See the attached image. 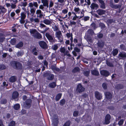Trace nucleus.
<instances>
[{"label": "nucleus", "instance_id": "1", "mask_svg": "<svg viewBox=\"0 0 126 126\" xmlns=\"http://www.w3.org/2000/svg\"><path fill=\"white\" fill-rule=\"evenodd\" d=\"M8 1L10 2L11 3L6 2L5 3L6 7L7 8L11 7L12 9H14L16 7V4L17 3V0H8Z\"/></svg>", "mask_w": 126, "mask_h": 126}, {"label": "nucleus", "instance_id": "2", "mask_svg": "<svg viewBox=\"0 0 126 126\" xmlns=\"http://www.w3.org/2000/svg\"><path fill=\"white\" fill-rule=\"evenodd\" d=\"M56 37L58 39V42L61 43L63 41V36L61 31L56 32L55 33Z\"/></svg>", "mask_w": 126, "mask_h": 126}, {"label": "nucleus", "instance_id": "3", "mask_svg": "<svg viewBox=\"0 0 126 126\" xmlns=\"http://www.w3.org/2000/svg\"><path fill=\"white\" fill-rule=\"evenodd\" d=\"M11 64L16 69H21L22 68V65L20 63L16 61L12 62H11Z\"/></svg>", "mask_w": 126, "mask_h": 126}, {"label": "nucleus", "instance_id": "4", "mask_svg": "<svg viewBox=\"0 0 126 126\" xmlns=\"http://www.w3.org/2000/svg\"><path fill=\"white\" fill-rule=\"evenodd\" d=\"M45 36L49 41L52 43H54L55 41V39L53 36L50 34L49 33L47 32L45 34Z\"/></svg>", "mask_w": 126, "mask_h": 126}, {"label": "nucleus", "instance_id": "5", "mask_svg": "<svg viewBox=\"0 0 126 126\" xmlns=\"http://www.w3.org/2000/svg\"><path fill=\"white\" fill-rule=\"evenodd\" d=\"M32 104V100L30 99H28L25 101L24 104V107L26 109L29 108Z\"/></svg>", "mask_w": 126, "mask_h": 126}, {"label": "nucleus", "instance_id": "6", "mask_svg": "<svg viewBox=\"0 0 126 126\" xmlns=\"http://www.w3.org/2000/svg\"><path fill=\"white\" fill-rule=\"evenodd\" d=\"M85 90V88L82 86L81 84L79 83L77 85L76 89V91L78 93H81L83 92Z\"/></svg>", "mask_w": 126, "mask_h": 126}, {"label": "nucleus", "instance_id": "7", "mask_svg": "<svg viewBox=\"0 0 126 126\" xmlns=\"http://www.w3.org/2000/svg\"><path fill=\"white\" fill-rule=\"evenodd\" d=\"M10 35V34L8 33L4 34L0 33V42H3L5 40V37Z\"/></svg>", "mask_w": 126, "mask_h": 126}, {"label": "nucleus", "instance_id": "8", "mask_svg": "<svg viewBox=\"0 0 126 126\" xmlns=\"http://www.w3.org/2000/svg\"><path fill=\"white\" fill-rule=\"evenodd\" d=\"M44 75L46 77L47 79L49 80H52L54 78L53 74L48 72H47L44 74Z\"/></svg>", "mask_w": 126, "mask_h": 126}, {"label": "nucleus", "instance_id": "9", "mask_svg": "<svg viewBox=\"0 0 126 126\" xmlns=\"http://www.w3.org/2000/svg\"><path fill=\"white\" fill-rule=\"evenodd\" d=\"M84 16V15L81 16H78L77 15H74L73 16H72V19L73 21H76V22H77L78 24L80 22V19L81 18Z\"/></svg>", "mask_w": 126, "mask_h": 126}, {"label": "nucleus", "instance_id": "10", "mask_svg": "<svg viewBox=\"0 0 126 126\" xmlns=\"http://www.w3.org/2000/svg\"><path fill=\"white\" fill-rule=\"evenodd\" d=\"M36 10V8H31L30 10V13L29 11L27 12V16H28L29 15H30L32 16H33Z\"/></svg>", "mask_w": 126, "mask_h": 126}, {"label": "nucleus", "instance_id": "11", "mask_svg": "<svg viewBox=\"0 0 126 126\" xmlns=\"http://www.w3.org/2000/svg\"><path fill=\"white\" fill-rule=\"evenodd\" d=\"M110 5L111 7L115 9L120 8L121 7V5H117L114 4L113 3L112 1H110Z\"/></svg>", "mask_w": 126, "mask_h": 126}, {"label": "nucleus", "instance_id": "12", "mask_svg": "<svg viewBox=\"0 0 126 126\" xmlns=\"http://www.w3.org/2000/svg\"><path fill=\"white\" fill-rule=\"evenodd\" d=\"M36 14L37 17L41 18L43 16V13L39 9L37 10L36 11Z\"/></svg>", "mask_w": 126, "mask_h": 126}, {"label": "nucleus", "instance_id": "13", "mask_svg": "<svg viewBox=\"0 0 126 126\" xmlns=\"http://www.w3.org/2000/svg\"><path fill=\"white\" fill-rule=\"evenodd\" d=\"M7 11V9L0 4V14L3 15Z\"/></svg>", "mask_w": 126, "mask_h": 126}, {"label": "nucleus", "instance_id": "14", "mask_svg": "<svg viewBox=\"0 0 126 126\" xmlns=\"http://www.w3.org/2000/svg\"><path fill=\"white\" fill-rule=\"evenodd\" d=\"M39 44L40 47L43 49H46L47 47L46 43L43 41H41L39 42Z\"/></svg>", "mask_w": 126, "mask_h": 126}, {"label": "nucleus", "instance_id": "15", "mask_svg": "<svg viewBox=\"0 0 126 126\" xmlns=\"http://www.w3.org/2000/svg\"><path fill=\"white\" fill-rule=\"evenodd\" d=\"M95 97L98 100H100L102 97V94L98 91H95L94 93Z\"/></svg>", "mask_w": 126, "mask_h": 126}, {"label": "nucleus", "instance_id": "16", "mask_svg": "<svg viewBox=\"0 0 126 126\" xmlns=\"http://www.w3.org/2000/svg\"><path fill=\"white\" fill-rule=\"evenodd\" d=\"M100 73L101 75L106 77H107L110 75L109 72L106 70H102L101 71Z\"/></svg>", "mask_w": 126, "mask_h": 126}, {"label": "nucleus", "instance_id": "17", "mask_svg": "<svg viewBox=\"0 0 126 126\" xmlns=\"http://www.w3.org/2000/svg\"><path fill=\"white\" fill-rule=\"evenodd\" d=\"M111 118L110 115L109 114H107L106 115L105 117V122L107 124H109L110 123V120Z\"/></svg>", "mask_w": 126, "mask_h": 126}, {"label": "nucleus", "instance_id": "18", "mask_svg": "<svg viewBox=\"0 0 126 126\" xmlns=\"http://www.w3.org/2000/svg\"><path fill=\"white\" fill-rule=\"evenodd\" d=\"M31 52L34 55H37L38 54V50L36 47H34L31 50Z\"/></svg>", "mask_w": 126, "mask_h": 126}, {"label": "nucleus", "instance_id": "19", "mask_svg": "<svg viewBox=\"0 0 126 126\" xmlns=\"http://www.w3.org/2000/svg\"><path fill=\"white\" fill-rule=\"evenodd\" d=\"M98 7V5L97 4L94 3H92L91 4L90 6L91 8L92 9H97Z\"/></svg>", "mask_w": 126, "mask_h": 126}, {"label": "nucleus", "instance_id": "20", "mask_svg": "<svg viewBox=\"0 0 126 126\" xmlns=\"http://www.w3.org/2000/svg\"><path fill=\"white\" fill-rule=\"evenodd\" d=\"M97 13L100 15L104 14L105 13L106 11L104 10L99 9L96 11Z\"/></svg>", "mask_w": 126, "mask_h": 126}, {"label": "nucleus", "instance_id": "21", "mask_svg": "<svg viewBox=\"0 0 126 126\" xmlns=\"http://www.w3.org/2000/svg\"><path fill=\"white\" fill-rule=\"evenodd\" d=\"M104 94L106 98L108 99H110L112 97V95L109 92H105Z\"/></svg>", "mask_w": 126, "mask_h": 126}, {"label": "nucleus", "instance_id": "22", "mask_svg": "<svg viewBox=\"0 0 126 126\" xmlns=\"http://www.w3.org/2000/svg\"><path fill=\"white\" fill-rule=\"evenodd\" d=\"M66 35L68 38H70V39L71 42V43H72L73 38L72 34V33H66Z\"/></svg>", "mask_w": 126, "mask_h": 126}, {"label": "nucleus", "instance_id": "23", "mask_svg": "<svg viewBox=\"0 0 126 126\" xmlns=\"http://www.w3.org/2000/svg\"><path fill=\"white\" fill-rule=\"evenodd\" d=\"M30 32L32 36L34 37V35H35L37 31L35 29H32L30 30Z\"/></svg>", "mask_w": 126, "mask_h": 126}, {"label": "nucleus", "instance_id": "24", "mask_svg": "<svg viewBox=\"0 0 126 126\" xmlns=\"http://www.w3.org/2000/svg\"><path fill=\"white\" fill-rule=\"evenodd\" d=\"M16 78L15 76H11L9 79V81L10 82H13L16 81Z\"/></svg>", "mask_w": 126, "mask_h": 126}, {"label": "nucleus", "instance_id": "25", "mask_svg": "<svg viewBox=\"0 0 126 126\" xmlns=\"http://www.w3.org/2000/svg\"><path fill=\"white\" fill-rule=\"evenodd\" d=\"M87 33L88 36L92 35L94 34V31L92 29L88 30Z\"/></svg>", "mask_w": 126, "mask_h": 126}, {"label": "nucleus", "instance_id": "26", "mask_svg": "<svg viewBox=\"0 0 126 126\" xmlns=\"http://www.w3.org/2000/svg\"><path fill=\"white\" fill-rule=\"evenodd\" d=\"M33 37L38 39H40L42 38V36L41 35L37 32L36 34L34 35Z\"/></svg>", "mask_w": 126, "mask_h": 126}, {"label": "nucleus", "instance_id": "27", "mask_svg": "<svg viewBox=\"0 0 126 126\" xmlns=\"http://www.w3.org/2000/svg\"><path fill=\"white\" fill-rule=\"evenodd\" d=\"M97 45L98 47H99L102 48L103 47L104 43L103 41H99L97 43Z\"/></svg>", "mask_w": 126, "mask_h": 126}, {"label": "nucleus", "instance_id": "28", "mask_svg": "<svg viewBox=\"0 0 126 126\" xmlns=\"http://www.w3.org/2000/svg\"><path fill=\"white\" fill-rule=\"evenodd\" d=\"M91 73L94 75L97 76L99 75V72L96 70H94L91 71Z\"/></svg>", "mask_w": 126, "mask_h": 126}, {"label": "nucleus", "instance_id": "29", "mask_svg": "<svg viewBox=\"0 0 126 126\" xmlns=\"http://www.w3.org/2000/svg\"><path fill=\"white\" fill-rule=\"evenodd\" d=\"M43 22L47 25H49L52 23L51 21L46 19L44 20Z\"/></svg>", "mask_w": 126, "mask_h": 126}, {"label": "nucleus", "instance_id": "30", "mask_svg": "<svg viewBox=\"0 0 126 126\" xmlns=\"http://www.w3.org/2000/svg\"><path fill=\"white\" fill-rule=\"evenodd\" d=\"M19 94L17 92H14L13 94L12 97L14 99L17 98Z\"/></svg>", "mask_w": 126, "mask_h": 126}, {"label": "nucleus", "instance_id": "31", "mask_svg": "<svg viewBox=\"0 0 126 126\" xmlns=\"http://www.w3.org/2000/svg\"><path fill=\"white\" fill-rule=\"evenodd\" d=\"M48 86L51 88H54L56 86V83L55 82H52L48 84Z\"/></svg>", "mask_w": 126, "mask_h": 126}, {"label": "nucleus", "instance_id": "32", "mask_svg": "<svg viewBox=\"0 0 126 126\" xmlns=\"http://www.w3.org/2000/svg\"><path fill=\"white\" fill-rule=\"evenodd\" d=\"M42 2L43 4V5L44 6H46L48 7V1L47 0H44L41 1Z\"/></svg>", "mask_w": 126, "mask_h": 126}, {"label": "nucleus", "instance_id": "33", "mask_svg": "<svg viewBox=\"0 0 126 126\" xmlns=\"http://www.w3.org/2000/svg\"><path fill=\"white\" fill-rule=\"evenodd\" d=\"M23 45V43L22 42H20L15 47L17 48H19L22 47Z\"/></svg>", "mask_w": 126, "mask_h": 126}, {"label": "nucleus", "instance_id": "34", "mask_svg": "<svg viewBox=\"0 0 126 126\" xmlns=\"http://www.w3.org/2000/svg\"><path fill=\"white\" fill-rule=\"evenodd\" d=\"M118 56L121 58H126V53L125 52H120Z\"/></svg>", "mask_w": 126, "mask_h": 126}, {"label": "nucleus", "instance_id": "35", "mask_svg": "<svg viewBox=\"0 0 126 126\" xmlns=\"http://www.w3.org/2000/svg\"><path fill=\"white\" fill-rule=\"evenodd\" d=\"M23 54V52L22 50H20L16 53V54L17 56L19 57L21 56Z\"/></svg>", "mask_w": 126, "mask_h": 126}, {"label": "nucleus", "instance_id": "36", "mask_svg": "<svg viewBox=\"0 0 126 126\" xmlns=\"http://www.w3.org/2000/svg\"><path fill=\"white\" fill-rule=\"evenodd\" d=\"M26 16V13L24 12H22L20 14V18L25 19Z\"/></svg>", "mask_w": 126, "mask_h": 126}, {"label": "nucleus", "instance_id": "37", "mask_svg": "<svg viewBox=\"0 0 126 126\" xmlns=\"http://www.w3.org/2000/svg\"><path fill=\"white\" fill-rule=\"evenodd\" d=\"M90 73V71L89 70H85L84 71L83 73V74L84 76L87 77H88Z\"/></svg>", "mask_w": 126, "mask_h": 126}, {"label": "nucleus", "instance_id": "38", "mask_svg": "<svg viewBox=\"0 0 126 126\" xmlns=\"http://www.w3.org/2000/svg\"><path fill=\"white\" fill-rule=\"evenodd\" d=\"M76 14H79L80 12V10L79 8L78 7H75L74 9Z\"/></svg>", "mask_w": 126, "mask_h": 126}, {"label": "nucleus", "instance_id": "39", "mask_svg": "<svg viewBox=\"0 0 126 126\" xmlns=\"http://www.w3.org/2000/svg\"><path fill=\"white\" fill-rule=\"evenodd\" d=\"M62 95L61 94H59L56 95V100L58 101L60 100L61 98Z\"/></svg>", "mask_w": 126, "mask_h": 126}, {"label": "nucleus", "instance_id": "40", "mask_svg": "<svg viewBox=\"0 0 126 126\" xmlns=\"http://www.w3.org/2000/svg\"><path fill=\"white\" fill-rule=\"evenodd\" d=\"M27 3L26 2H21L20 3V5L21 7H25L27 5Z\"/></svg>", "mask_w": 126, "mask_h": 126}, {"label": "nucleus", "instance_id": "41", "mask_svg": "<svg viewBox=\"0 0 126 126\" xmlns=\"http://www.w3.org/2000/svg\"><path fill=\"white\" fill-rule=\"evenodd\" d=\"M99 2L101 4V5L100 6L101 8L103 9H105V3L104 2V1H99Z\"/></svg>", "mask_w": 126, "mask_h": 126}, {"label": "nucleus", "instance_id": "42", "mask_svg": "<svg viewBox=\"0 0 126 126\" xmlns=\"http://www.w3.org/2000/svg\"><path fill=\"white\" fill-rule=\"evenodd\" d=\"M16 42V39L14 38L11 39L10 41V43L12 45H14Z\"/></svg>", "mask_w": 126, "mask_h": 126}, {"label": "nucleus", "instance_id": "43", "mask_svg": "<svg viewBox=\"0 0 126 126\" xmlns=\"http://www.w3.org/2000/svg\"><path fill=\"white\" fill-rule=\"evenodd\" d=\"M58 44H56L53 45L52 47V49L54 50H56L58 48Z\"/></svg>", "mask_w": 126, "mask_h": 126}, {"label": "nucleus", "instance_id": "44", "mask_svg": "<svg viewBox=\"0 0 126 126\" xmlns=\"http://www.w3.org/2000/svg\"><path fill=\"white\" fill-rule=\"evenodd\" d=\"M118 52V50L117 49H115L112 51V53L113 56H115L117 54Z\"/></svg>", "mask_w": 126, "mask_h": 126}, {"label": "nucleus", "instance_id": "45", "mask_svg": "<svg viewBox=\"0 0 126 126\" xmlns=\"http://www.w3.org/2000/svg\"><path fill=\"white\" fill-rule=\"evenodd\" d=\"M20 107V105L19 104H16L14 106V109L16 110H18Z\"/></svg>", "mask_w": 126, "mask_h": 126}, {"label": "nucleus", "instance_id": "46", "mask_svg": "<svg viewBox=\"0 0 126 126\" xmlns=\"http://www.w3.org/2000/svg\"><path fill=\"white\" fill-rule=\"evenodd\" d=\"M80 70L79 68L78 67H76L72 71L73 73H75L79 71Z\"/></svg>", "mask_w": 126, "mask_h": 126}, {"label": "nucleus", "instance_id": "47", "mask_svg": "<svg viewBox=\"0 0 126 126\" xmlns=\"http://www.w3.org/2000/svg\"><path fill=\"white\" fill-rule=\"evenodd\" d=\"M65 100L64 99L61 100L60 102V105L61 106H63L65 104Z\"/></svg>", "mask_w": 126, "mask_h": 126}, {"label": "nucleus", "instance_id": "48", "mask_svg": "<svg viewBox=\"0 0 126 126\" xmlns=\"http://www.w3.org/2000/svg\"><path fill=\"white\" fill-rule=\"evenodd\" d=\"M7 100L5 99H2L0 102V103L2 104H5L7 103Z\"/></svg>", "mask_w": 126, "mask_h": 126}, {"label": "nucleus", "instance_id": "49", "mask_svg": "<svg viewBox=\"0 0 126 126\" xmlns=\"http://www.w3.org/2000/svg\"><path fill=\"white\" fill-rule=\"evenodd\" d=\"M120 47L121 49L126 51V48L124 45L122 44L121 45H120Z\"/></svg>", "mask_w": 126, "mask_h": 126}, {"label": "nucleus", "instance_id": "50", "mask_svg": "<svg viewBox=\"0 0 126 126\" xmlns=\"http://www.w3.org/2000/svg\"><path fill=\"white\" fill-rule=\"evenodd\" d=\"M53 31H54L57 32L60 31L59 30V28L57 26H55L53 28Z\"/></svg>", "mask_w": 126, "mask_h": 126}, {"label": "nucleus", "instance_id": "51", "mask_svg": "<svg viewBox=\"0 0 126 126\" xmlns=\"http://www.w3.org/2000/svg\"><path fill=\"white\" fill-rule=\"evenodd\" d=\"M115 87L117 89H121L123 88V86L122 85L119 84H118Z\"/></svg>", "mask_w": 126, "mask_h": 126}, {"label": "nucleus", "instance_id": "52", "mask_svg": "<svg viewBox=\"0 0 126 126\" xmlns=\"http://www.w3.org/2000/svg\"><path fill=\"white\" fill-rule=\"evenodd\" d=\"M97 36L99 38H101L103 36V35L102 33H99L97 34Z\"/></svg>", "mask_w": 126, "mask_h": 126}, {"label": "nucleus", "instance_id": "53", "mask_svg": "<svg viewBox=\"0 0 126 126\" xmlns=\"http://www.w3.org/2000/svg\"><path fill=\"white\" fill-rule=\"evenodd\" d=\"M64 56L66 55L69 57L71 56V55L69 53V51L67 50H66L65 53H64Z\"/></svg>", "mask_w": 126, "mask_h": 126}, {"label": "nucleus", "instance_id": "54", "mask_svg": "<svg viewBox=\"0 0 126 126\" xmlns=\"http://www.w3.org/2000/svg\"><path fill=\"white\" fill-rule=\"evenodd\" d=\"M90 19V17L88 16H85L83 17V20L84 21H86L89 20Z\"/></svg>", "mask_w": 126, "mask_h": 126}, {"label": "nucleus", "instance_id": "55", "mask_svg": "<svg viewBox=\"0 0 126 126\" xmlns=\"http://www.w3.org/2000/svg\"><path fill=\"white\" fill-rule=\"evenodd\" d=\"M25 22V21L24 19L20 18V19L19 20V22L21 24H24Z\"/></svg>", "mask_w": 126, "mask_h": 126}, {"label": "nucleus", "instance_id": "56", "mask_svg": "<svg viewBox=\"0 0 126 126\" xmlns=\"http://www.w3.org/2000/svg\"><path fill=\"white\" fill-rule=\"evenodd\" d=\"M66 49L64 47L61 48L60 49V52L61 53H64L66 51Z\"/></svg>", "mask_w": 126, "mask_h": 126}, {"label": "nucleus", "instance_id": "57", "mask_svg": "<svg viewBox=\"0 0 126 126\" xmlns=\"http://www.w3.org/2000/svg\"><path fill=\"white\" fill-rule=\"evenodd\" d=\"M6 68L5 66L3 64H0V70H1L5 69Z\"/></svg>", "mask_w": 126, "mask_h": 126}, {"label": "nucleus", "instance_id": "58", "mask_svg": "<svg viewBox=\"0 0 126 126\" xmlns=\"http://www.w3.org/2000/svg\"><path fill=\"white\" fill-rule=\"evenodd\" d=\"M78 111H75L74 112L73 115L75 117H77L78 114Z\"/></svg>", "mask_w": 126, "mask_h": 126}, {"label": "nucleus", "instance_id": "59", "mask_svg": "<svg viewBox=\"0 0 126 126\" xmlns=\"http://www.w3.org/2000/svg\"><path fill=\"white\" fill-rule=\"evenodd\" d=\"M15 122L12 121L10 123L9 126H15Z\"/></svg>", "mask_w": 126, "mask_h": 126}, {"label": "nucleus", "instance_id": "60", "mask_svg": "<svg viewBox=\"0 0 126 126\" xmlns=\"http://www.w3.org/2000/svg\"><path fill=\"white\" fill-rule=\"evenodd\" d=\"M70 124V122L69 121H67L63 126H69Z\"/></svg>", "mask_w": 126, "mask_h": 126}, {"label": "nucleus", "instance_id": "61", "mask_svg": "<svg viewBox=\"0 0 126 126\" xmlns=\"http://www.w3.org/2000/svg\"><path fill=\"white\" fill-rule=\"evenodd\" d=\"M99 25L101 27L102 29H104L105 27V25L103 23H100L99 24Z\"/></svg>", "mask_w": 126, "mask_h": 126}, {"label": "nucleus", "instance_id": "62", "mask_svg": "<svg viewBox=\"0 0 126 126\" xmlns=\"http://www.w3.org/2000/svg\"><path fill=\"white\" fill-rule=\"evenodd\" d=\"M46 28L43 31L41 32V33H43V34H44L48 30H49V27H47L46 26V27H45Z\"/></svg>", "mask_w": 126, "mask_h": 126}, {"label": "nucleus", "instance_id": "63", "mask_svg": "<svg viewBox=\"0 0 126 126\" xmlns=\"http://www.w3.org/2000/svg\"><path fill=\"white\" fill-rule=\"evenodd\" d=\"M107 64L108 66L111 67H113V65L112 63L109 62H107Z\"/></svg>", "mask_w": 126, "mask_h": 126}, {"label": "nucleus", "instance_id": "64", "mask_svg": "<svg viewBox=\"0 0 126 126\" xmlns=\"http://www.w3.org/2000/svg\"><path fill=\"white\" fill-rule=\"evenodd\" d=\"M62 13L64 14H67L68 12V10L67 9H63L62 10Z\"/></svg>", "mask_w": 126, "mask_h": 126}]
</instances>
